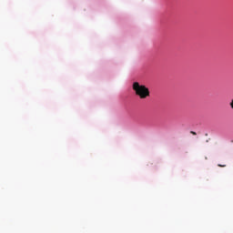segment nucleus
<instances>
[{"mask_svg":"<svg viewBox=\"0 0 233 233\" xmlns=\"http://www.w3.org/2000/svg\"><path fill=\"white\" fill-rule=\"evenodd\" d=\"M218 167H226V166H225V165H220V164H218Z\"/></svg>","mask_w":233,"mask_h":233,"instance_id":"20e7f679","label":"nucleus"},{"mask_svg":"<svg viewBox=\"0 0 233 233\" xmlns=\"http://www.w3.org/2000/svg\"><path fill=\"white\" fill-rule=\"evenodd\" d=\"M133 90L136 96H138L140 99H147V97H150V90L148 87L139 85V82H135L133 84Z\"/></svg>","mask_w":233,"mask_h":233,"instance_id":"f257e3e1","label":"nucleus"},{"mask_svg":"<svg viewBox=\"0 0 233 233\" xmlns=\"http://www.w3.org/2000/svg\"><path fill=\"white\" fill-rule=\"evenodd\" d=\"M191 134H192L193 136H196V132H194V131H191Z\"/></svg>","mask_w":233,"mask_h":233,"instance_id":"7ed1b4c3","label":"nucleus"},{"mask_svg":"<svg viewBox=\"0 0 233 233\" xmlns=\"http://www.w3.org/2000/svg\"><path fill=\"white\" fill-rule=\"evenodd\" d=\"M229 106L233 109V99H231V101L229 102Z\"/></svg>","mask_w":233,"mask_h":233,"instance_id":"f03ea898","label":"nucleus"}]
</instances>
